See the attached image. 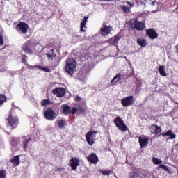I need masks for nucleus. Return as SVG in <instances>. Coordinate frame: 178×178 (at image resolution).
I'll use <instances>...</instances> for the list:
<instances>
[{"instance_id": "obj_1", "label": "nucleus", "mask_w": 178, "mask_h": 178, "mask_svg": "<svg viewBox=\"0 0 178 178\" xmlns=\"http://www.w3.org/2000/svg\"><path fill=\"white\" fill-rule=\"evenodd\" d=\"M76 67H77V62L73 58H68L66 60V65L65 67V70L68 74H73L76 72Z\"/></svg>"}, {"instance_id": "obj_2", "label": "nucleus", "mask_w": 178, "mask_h": 178, "mask_svg": "<svg viewBox=\"0 0 178 178\" xmlns=\"http://www.w3.org/2000/svg\"><path fill=\"white\" fill-rule=\"evenodd\" d=\"M13 110H11L7 118V127H10L11 129H16L19 125V118L13 115Z\"/></svg>"}, {"instance_id": "obj_3", "label": "nucleus", "mask_w": 178, "mask_h": 178, "mask_svg": "<svg viewBox=\"0 0 178 178\" xmlns=\"http://www.w3.org/2000/svg\"><path fill=\"white\" fill-rule=\"evenodd\" d=\"M113 122L115 123V127H117V128L119 129L120 131L122 132L127 131L128 127L125 124V123H124V121L123 120H122L121 117L118 116L117 118H115Z\"/></svg>"}, {"instance_id": "obj_4", "label": "nucleus", "mask_w": 178, "mask_h": 178, "mask_svg": "<svg viewBox=\"0 0 178 178\" xmlns=\"http://www.w3.org/2000/svg\"><path fill=\"white\" fill-rule=\"evenodd\" d=\"M56 117H58V115L51 108H48L44 112V118L47 120L53 121L56 120Z\"/></svg>"}, {"instance_id": "obj_5", "label": "nucleus", "mask_w": 178, "mask_h": 178, "mask_svg": "<svg viewBox=\"0 0 178 178\" xmlns=\"http://www.w3.org/2000/svg\"><path fill=\"white\" fill-rule=\"evenodd\" d=\"M135 102V99L132 95L127 96L124 98H122L121 100L122 106L127 108L128 106H131Z\"/></svg>"}, {"instance_id": "obj_6", "label": "nucleus", "mask_w": 178, "mask_h": 178, "mask_svg": "<svg viewBox=\"0 0 178 178\" xmlns=\"http://www.w3.org/2000/svg\"><path fill=\"white\" fill-rule=\"evenodd\" d=\"M16 29L19 33H22V34H26L29 31V25L24 22H19L16 27Z\"/></svg>"}, {"instance_id": "obj_7", "label": "nucleus", "mask_w": 178, "mask_h": 178, "mask_svg": "<svg viewBox=\"0 0 178 178\" xmlns=\"http://www.w3.org/2000/svg\"><path fill=\"white\" fill-rule=\"evenodd\" d=\"M148 129H149L150 134L154 136L159 135L162 132V129H161V127L156 124L150 125L148 127Z\"/></svg>"}, {"instance_id": "obj_8", "label": "nucleus", "mask_w": 178, "mask_h": 178, "mask_svg": "<svg viewBox=\"0 0 178 178\" xmlns=\"http://www.w3.org/2000/svg\"><path fill=\"white\" fill-rule=\"evenodd\" d=\"M95 133V131H90L86 134V141L88 143V145L90 146H92L93 144H95V136H93Z\"/></svg>"}, {"instance_id": "obj_9", "label": "nucleus", "mask_w": 178, "mask_h": 178, "mask_svg": "<svg viewBox=\"0 0 178 178\" xmlns=\"http://www.w3.org/2000/svg\"><path fill=\"white\" fill-rule=\"evenodd\" d=\"M112 30V26L103 24L102 27L100 29V33L103 37H105L108 35V34H111Z\"/></svg>"}, {"instance_id": "obj_10", "label": "nucleus", "mask_w": 178, "mask_h": 178, "mask_svg": "<svg viewBox=\"0 0 178 178\" xmlns=\"http://www.w3.org/2000/svg\"><path fill=\"white\" fill-rule=\"evenodd\" d=\"M80 165V160L76 157H72L71 160H70V166L72 170H77L78 166Z\"/></svg>"}, {"instance_id": "obj_11", "label": "nucleus", "mask_w": 178, "mask_h": 178, "mask_svg": "<svg viewBox=\"0 0 178 178\" xmlns=\"http://www.w3.org/2000/svg\"><path fill=\"white\" fill-rule=\"evenodd\" d=\"M149 140V138H147L144 136L143 138L141 136L138 137V143L139 145H140V148H146L148 145V141Z\"/></svg>"}, {"instance_id": "obj_12", "label": "nucleus", "mask_w": 178, "mask_h": 178, "mask_svg": "<svg viewBox=\"0 0 178 178\" xmlns=\"http://www.w3.org/2000/svg\"><path fill=\"white\" fill-rule=\"evenodd\" d=\"M31 42L26 41L22 46V49L25 54H27L28 55H31L33 54V51H31Z\"/></svg>"}, {"instance_id": "obj_13", "label": "nucleus", "mask_w": 178, "mask_h": 178, "mask_svg": "<svg viewBox=\"0 0 178 178\" xmlns=\"http://www.w3.org/2000/svg\"><path fill=\"white\" fill-rule=\"evenodd\" d=\"M134 27L138 31H143L145 29V24L138 20H135L134 22Z\"/></svg>"}, {"instance_id": "obj_14", "label": "nucleus", "mask_w": 178, "mask_h": 178, "mask_svg": "<svg viewBox=\"0 0 178 178\" xmlns=\"http://www.w3.org/2000/svg\"><path fill=\"white\" fill-rule=\"evenodd\" d=\"M87 160L92 164H95V165H97L99 161L98 157L97 154L95 153H92L89 156H88Z\"/></svg>"}, {"instance_id": "obj_15", "label": "nucleus", "mask_w": 178, "mask_h": 178, "mask_svg": "<svg viewBox=\"0 0 178 178\" xmlns=\"http://www.w3.org/2000/svg\"><path fill=\"white\" fill-rule=\"evenodd\" d=\"M146 33L148 37L151 38V40H155V38L158 37V33H156V31H155V29H147L146 31Z\"/></svg>"}, {"instance_id": "obj_16", "label": "nucleus", "mask_w": 178, "mask_h": 178, "mask_svg": "<svg viewBox=\"0 0 178 178\" xmlns=\"http://www.w3.org/2000/svg\"><path fill=\"white\" fill-rule=\"evenodd\" d=\"M61 113H63L65 115H67L70 114V111H71V107L67 104H63L61 105Z\"/></svg>"}, {"instance_id": "obj_17", "label": "nucleus", "mask_w": 178, "mask_h": 178, "mask_svg": "<svg viewBox=\"0 0 178 178\" xmlns=\"http://www.w3.org/2000/svg\"><path fill=\"white\" fill-rule=\"evenodd\" d=\"M45 55L47 56L49 60H54V58H56V54H55V50L54 49L48 51Z\"/></svg>"}, {"instance_id": "obj_18", "label": "nucleus", "mask_w": 178, "mask_h": 178, "mask_svg": "<svg viewBox=\"0 0 178 178\" xmlns=\"http://www.w3.org/2000/svg\"><path fill=\"white\" fill-rule=\"evenodd\" d=\"M52 93L58 97L59 98H62L65 95V90H52Z\"/></svg>"}, {"instance_id": "obj_19", "label": "nucleus", "mask_w": 178, "mask_h": 178, "mask_svg": "<svg viewBox=\"0 0 178 178\" xmlns=\"http://www.w3.org/2000/svg\"><path fill=\"white\" fill-rule=\"evenodd\" d=\"M31 140H32V138H24V140H22V148H24V151H27L28 144Z\"/></svg>"}, {"instance_id": "obj_20", "label": "nucleus", "mask_w": 178, "mask_h": 178, "mask_svg": "<svg viewBox=\"0 0 178 178\" xmlns=\"http://www.w3.org/2000/svg\"><path fill=\"white\" fill-rule=\"evenodd\" d=\"M88 21V16L84 17L83 20L81 22L80 31H82L83 33L86 31L84 29H86V24H87Z\"/></svg>"}, {"instance_id": "obj_21", "label": "nucleus", "mask_w": 178, "mask_h": 178, "mask_svg": "<svg viewBox=\"0 0 178 178\" xmlns=\"http://www.w3.org/2000/svg\"><path fill=\"white\" fill-rule=\"evenodd\" d=\"M161 136L163 137L170 136L169 138H168V139L169 140L175 139L176 138V135L175 134H172V131H167V132H165V134H163Z\"/></svg>"}, {"instance_id": "obj_22", "label": "nucleus", "mask_w": 178, "mask_h": 178, "mask_svg": "<svg viewBox=\"0 0 178 178\" xmlns=\"http://www.w3.org/2000/svg\"><path fill=\"white\" fill-rule=\"evenodd\" d=\"M10 163L15 165V167H17L19 165V156H15L13 158L10 160Z\"/></svg>"}, {"instance_id": "obj_23", "label": "nucleus", "mask_w": 178, "mask_h": 178, "mask_svg": "<svg viewBox=\"0 0 178 178\" xmlns=\"http://www.w3.org/2000/svg\"><path fill=\"white\" fill-rule=\"evenodd\" d=\"M137 44H138V45H140V47H142L143 48H144V47H146V45H148V44L147 43V40L144 38H138Z\"/></svg>"}, {"instance_id": "obj_24", "label": "nucleus", "mask_w": 178, "mask_h": 178, "mask_svg": "<svg viewBox=\"0 0 178 178\" xmlns=\"http://www.w3.org/2000/svg\"><path fill=\"white\" fill-rule=\"evenodd\" d=\"M159 73H160L161 76H163V77H166V76H168V74L166 73V70H165V65L159 66Z\"/></svg>"}, {"instance_id": "obj_25", "label": "nucleus", "mask_w": 178, "mask_h": 178, "mask_svg": "<svg viewBox=\"0 0 178 178\" xmlns=\"http://www.w3.org/2000/svg\"><path fill=\"white\" fill-rule=\"evenodd\" d=\"M119 40H120V36L119 35H117L114 38L110 39L108 40V42H110V44H112L113 45H115V44H118V42H119Z\"/></svg>"}, {"instance_id": "obj_26", "label": "nucleus", "mask_w": 178, "mask_h": 178, "mask_svg": "<svg viewBox=\"0 0 178 178\" xmlns=\"http://www.w3.org/2000/svg\"><path fill=\"white\" fill-rule=\"evenodd\" d=\"M8 101V98L5 95L0 94V107L3 106V104Z\"/></svg>"}, {"instance_id": "obj_27", "label": "nucleus", "mask_w": 178, "mask_h": 178, "mask_svg": "<svg viewBox=\"0 0 178 178\" xmlns=\"http://www.w3.org/2000/svg\"><path fill=\"white\" fill-rule=\"evenodd\" d=\"M120 80H122V74H118L115 75V77L112 79L111 83L115 84V83H118V81H120Z\"/></svg>"}, {"instance_id": "obj_28", "label": "nucleus", "mask_w": 178, "mask_h": 178, "mask_svg": "<svg viewBox=\"0 0 178 178\" xmlns=\"http://www.w3.org/2000/svg\"><path fill=\"white\" fill-rule=\"evenodd\" d=\"M35 67H37L38 69H39L40 70H42V72H46L47 73H49V72H51V70H49V68L42 67L41 65H35Z\"/></svg>"}, {"instance_id": "obj_29", "label": "nucleus", "mask_w": 178, "mask_h": 178, "mask_svg": "<svg viewBox=\"0 0 178 178\" xmlns=\"http://www.w3.org/2000/svg\"><path fill=\"white\" fill-rule=\"evenodd\" d=\"M50 104H51V102H50L49 99H43L41 102L42 106H45L47 105H50Z\"/></svg>"}, {"instance_id": "obj_30", "label": "nucleus", "mask_w": 178, "mask_h": 178, "mask_svg": "<svg viewBox=\"0 0 178 178\" xmlns=\"http://www.w3.org/2000/svg\"><path fill=\"white\" fill-rule=\"evenodd\" d=\"M152 162L154 165H160L162 163V160H160L158 158L154 157L152 158Z\"/></svg>"}, {"instance_id": "obj_31", "label": "nucleus", "mask_w": 178, "mask_h": 178, "mask_svg": "<svg viewBox=\"0 0 178 178\" xmlns=\"http://www.w3.org/2000/svg\"><path fill=\"white\" fill-rule=\"evenodd\" d=\"M57 124H58L59 128L63 129L65 127V121H64L63 120H60L58 122H57Z\"/></svg>"}, {"instance_id": "obj_32", "label": "nucleus", "mask_w": 178, "mask_h": 178, "mask_svg": "<svg viewBox=\"0 0 178 178\" xmlns=\"http://www.w3.org/2000/svg\"><path fill=\"white\" fill-rule=\"evenodd\" d=\"M100 173H102L103 175L108 176L111 175V170H100Z\"/></svg>"}, {"instance_id": "obj_33", "label": "nucleus", "mask_w": 178, "mask_h": 178, "mask_svg": "<svg viewBox=\"0 0 178 178\" xmlns=\"http://www.w3.org/2000/svg\"><path fill=\"white\" fill-rule=\"evenodd\" d=\"M159 168H160V169H163L165 172H170L169 167H168L167 165H164L161 164V165H160Z\"/></svg>"}, {"instance_id": "obj_34", "label": "nucleus", "mask_w": 178, "mask_h": 178, "mask_svg": "<svg viewBox=\"0 0 178 178\" xmlns=\"http://www.w3.org/2000/svg\"><path fill=\"white\" fill-rule=\"evenodd\" d=\"M78 108L77 107H74L70 111V114L75 115L77 113Z\"/></svg>"}, {"instance_id": "obj_35", "label": "nucleus", "mask_w": 178, "mask_h": 178, "mask_svg": "<svg viewBox=\"0 0 178 178\" xmlns=\"http://www.w3.org/2000/svg\"><path fill=\"white\" fill-rule=\"evenodd\" d=\"M6 173L5 170H0V178H6Z\"/></svg>"}, {"instance_id": "obj_36", "label": "nucleus", "mask_w": 178, "mask_h": 178, "mask_svg": "<svg viewBox=\"0 0 178 178\" xmlns=\"http://www.w3.org/2000/svg\"><path fill=\"white\" fill-rule=\"evenodd\" d=\"M122 10H124L126 13H129L130 12V8L127 7V6H123Z\"/></svg>"}, {"instance_id": "obj_37", "label": "nucleus", "mask_w": 178, "mask_h": 178, "mask_svg": "<svg viewBox=\"0 0 178 178\" xmlns=\"http://www.w3.org/2000/svg\"><path fill=\"white\" fill-rule=\"evenodd\" d=\"M10 144L13 147H17V143L15 142V139H13V140H11Z\"/></svg>"}, {"instance_id": "obj_38", "label": "nucleus", "mask_w": 178, "mask_h": 178, "mask_svg": "<svg viewBox=\"0 0 178 178\" xmlns=\"http://www.w3.org/2000/svg\"><path fill=\"white\" fill-rule=\"evenodd\" d=\"M0 45H3V37L0 34Z\"/></svg>"}, {"instance_id": "obj_39", "label": "nucleus", "mask_w": 178, "mask_h": 178, "mask_svg": "<svg viewBox=\"0 0 178 178\" xmlns=\"http://www.w3.org/2000/svg\"><path fill=\"white\" fill-rule=\"evenodd\" d=\"M74 101H76V102H79L81 101L80 96H76V98H74Z\"/></svg>"}, {"instance_id": "obj_40", "label": "nucleus", "mask_w": 178, "mask_h": 178, "mask_svg": "<svg viewBox=\"0 0 178 178\" xmlns=\"http://www.w3.org/2000/svg\"><path fill=\"white\" fill-rule=\"evenodd\" d=\"M127 5H129V6H131V8H133L134 4L133 3H131V1H126Z\"/></svg>"}, {"instance_id": "obj_41", "label": "nucleus", "mask_w": 178, "mask_h": 178, "mask_svg": "<svg viewBox=\"0 0 178 178\" xmlns=\"http://www.w3.org/2000/svg\"><path fill=\"white\" fill-rule=\"evenodd\" d=\"M78 111H80L82 113H85V109L82 106H79Z\"/></svg>"}, {"instance_id": "obj_42", "label": "nucleus", "mask_w": 178, "mask_h": 178, "mask_svg": "<svg viewBox=\"0 0 178 178\" xmlns=\"http://www.w3.org/2000/svg\"><path fill=\"white\" fill-rule=\"evenodd\" d=\"M63 170V168L60 167L59 168H58L56 170H55V172H61Z\"/></svg>"}, {"instance_id": "obj_43", "label": "nucleus", "mask_w": 178, "mask_h": 178, "mask_svg": "<svg viewBox=\"0 0 178 178\" xmlns=\"http://www.w3.org/2000/svg\"><path fill=\"white\" fill-rule=\"evenodd\" d=\"M24 59H27V56L23 55L22 60H24Z\"/></svg>"}, {"instance_id": "obj_44", "label": "nucleus", "mask_w": 178, "mask_h": 178, "mask_svg": "<svg viewBox=\"0 0 178 178\" xmlns=\"http://www.w3.org/2000/svg\"><path fill=\"white\" fill-rule=\"evenodd\" d=\"M55 90H65V88H56Z\"/></svg>"}, {"instance_id": "obj_45", "label": "nucleus", "mask_w": 178, "mask_h": 178, "mask_svg": "<svg viewBox=\"0 0 178 178\" xmlns=\"http://www.w3.org/2000/svg\"><path fill=\"white\" fill-rule=\"evenodd\" d=\"M23 63H27V60L26 59L22 60Z\"/></svg>"}, {"instance_id": "obj_46", "label": "nucleus", "mask_w": 178, "mask_h": 178, "mask_svg": "<svg viewBox=\"0 0 178 178\" xmlns=\"http://www.w3.org/2000/svg\"><path fill=\"white\" fill-rule=\"evenodd\" d=\"M102 1H103L104 2H106V1H111L112 0H102Z\"/></svg>"}, {"instance_id": "obj_47", "label": "nucleus", "mask_w": 178, "mask_h": 178, "mask_svg": "<svg viewBox=\"0 0 178 178\" xmlns=\"http://www.w3.org/2000/svg\"><path fill=\"white\" fill-rule=\"evenodd\" d=\"M136 173H135V172H133L132 173V177H134V176H136Z\"/></svg>"}, {"instance_id": "obj_48", "label": "nucleus", "mask_w": 178, "mask_h": 178, "mask_svg": "<svg viewBox=\"0 0 178 178\" xmlns=\"http://www.w3.org/2000/svg\"><path fill=\"white\" fill-rule=\"evenodd\" d=\"M176 48L177 49V51H176L177 54H178V44L176 46Z\"/></svg>"}, {"instance_id": "obj_49", "label": "nucleus", "mask_w": 178, "mask_h": 178, "mask_svg": "<svg viewBox=\"0 0 178 178\" xmlns=\"http://www.w3.org/2000/svg\"><path fill=\"white\" fill-rule=\"evenodd\" d=\"M178 147V143L176 144V147ZM177 152H178V149L177 148Z\"/></svg>"}, {"instance_id": "obj_50", "label": "nucleus", "mask_w": 178, "mask_h": 178, "mask_svg": "<svg viewBox=\"0 0 178 178\" xmlns=\"http://www.w3.org/2000/svg\"><path fill=\"white\" fill-rule=\"evenodd\" d=\"M152 5H155V2H152Z\"/></svg>"}, {"instance_id": "obj_51", "label": "nucleus", "mask_w": 178, "mask_h": 178, "mask_svg": "<svg viewBox=\"0 0 178 178\" xmlns=\"http://www.w3.org/2000/svg\"><path fill=\"white\" fill-rule=\"evenodd\" d=\"M32 69H34V67H32Z\"/></svg>"}]
</instances>
